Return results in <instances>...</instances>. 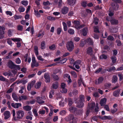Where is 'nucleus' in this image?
I'll return each instance as SVG.
<instances>
[{"label": "nucleus", "instance_id": "c03bdc74", "mask_svg": "<svg viewBox=\"0 0 123 123\" xmlns=\"http://www.w3.org/2000/svg\"><path fill=\"white\" fill-rule=\"evenodd\" d=\"M12 40L14 42H18L20 41L21 39L18 38H12Z\"/></svg>", "mask_w": 123, "mask_h": 123}, {"label": "nucleus", "instance_id": "412c9836", "mask_svg": "<svg viewBox=\"0 0 123 123\" xmlns=\"http://www.w3.org/2000/svg\"><path fill=\"white\" fill-rule=\"evenodd\" d=\"M37 102L39 104L44 103V101L42 100L41 98L40 97H37L36 98Z\"/></svg>", "mask_w": 123, "mask_h": 123}, {"label": "nucleus", "instance_id": "bf43d9fd", "mask_svg": "<svg viewBox=\"0 0 123 123\" xmlns=\"http://www.w3.org/2000/svg\"><path fill=\"white\" fill-rule=\"evenodd\" d=\"M69 111L71 112H74L76 110L75 108L73 107H70L69 108Z\"/></svg>", "mask_w": 123, "mask_h": 123}, {"label": "nucleus", "instance_id": "a19ab883", "mask_svg": "<svg viewBox=\"0 0 123 123\" xmlns=\"http://www.w3.org/2000/svg\"><path fill=\"white\" fill-rule=\"evenodd\" d=\"M72 76L74 78H76L77 77V75L76 73L74 71H72L70 72Z\"/></svg>", "mask_w": 123, "mask_h": 123}, {"label": "nucleus", "instance_id": "c9c22d12", "mask_svg": "<svg viewBox=\"0 0 123 123\" xmlns=\"http://www.w3.org/2000/svg\"><path fill=\"white\" fill-rule=\"evenodd\" d=\"M63 25V26L64 30V31H66L67 29V27L66 23L65 22H62Z\"/></svg>", "mask_w": 123, "mask_h": 123}, {"label": "nucleus", "instance_id": "473e14b6", "mask_svg": "<svg viewBox=\"0 0 123 123\" xmlns=\"http://www.w3.org/2000/svg\"><path fill=\"white\" fill-rule=\"evenodd\" d=\"M3 75L5 76H10V77L12 76V74L10 72H6L3 73Z\"/></svg>", "mask_w": 123, "mask_h": 123}, {"label": "nucleus", "instance_id": "8fccbe9b", "mask_svg": "<svg viewBox=\"0 0 123 123\" xmlns=\"http://www.w3.org/2000/svg\"><path fill=\"white\" fill-rule=\"evenodd\" d=\"M54 94V91L53 90H51L49 93V98H51L53 97V95Z\"/></svg>", "mask_w": 123, "mask_h": 123}, {"label": "nucleus", "instance_id": "ddd939ff", "mask_svg": "<svg viewBox=\"0 0 123 123\" xmlns=\"http://www.w3.org/2000/svg\"><path fill=\"white\" fill-rule=\"evenodd\" d=\"M68 8L67 7L65 6L62 8L61 11L63 14H65L68 13Z\"/></svg>", "mask_w": 123, "mask_h": 123}, {"label": "nucleus", "instance_id": "a211bd4d", "mask_svg": "<svg viewBox=\"0 0 123 123\" xmlns=\"http://www.w3.org/2000/svg\"><path fill=\"white\" fill-rule=\"evenodd\" d=\"M111 5H112V8L114 10H117L118 8V4L116 3L112 4Z\"/></svg>", "mask_w": 123, "mask_h": 123}, {"label": "nucleus", "instance_id": "423d86ee", "mask_svg": "<svg viewBox=\"0 0 123 123\" xmlns=\"http://www.w3.org/2000/svg\"><path fill=\"white\" fill-rule=\"evenodd\" d=\"M66 119L67 121H70L72 120L73 123L75 122V119L74 116L73 115H69L68 117H66Z\"/></svg>", "mask_w": 123, "mask_h": 123}, {"label": "nucleus", "instance_id": "4c0bfd02", "mask_svg": "<svg viewBox=\"0 0 123 123\" xmlns=\"http://www.w3.org/2000/svg\"><path fill=\"white\" fill-rule=\"evenodd\" d=\"M47 19L51 21L55 20L56 18H55L51 16H48L47 17Z\"/></svg>", "mask_w": 123, "mask_h": 123}, {"label": "nucleus", "instance_id": "7ed1b4c3", "mask_svg": "<svg viewBox=\"0 0 123 123\" xmlns=\"http://www.w3.org/2000/svg\"><path fill=\"white\" fill-rule=\"evenodd\" d=\"M61 92L62 93H66L67 92L66 85L64 83H62L61 86Z\"/></svg>", "mask_w": 123, "mask_h": 123}, {"label": "nucleus", "instance_id": "e2e57ef3", "mask_svg": "<svg viewBox=\"0 0 123 123\" xmlns=\"http://www.w3.org/2000/svg\"><path fill=\"white\" fill-rule=\"evenodd\" d=\"M62 29L61 28H58L57 30V33L59 35L62 32Z\"/></svg>", "mask_w": 123, "mask_h": 123}, {"label": "nucleus", "instance_id": "338daca9", "mask_svg": "<svg viewBox=\"0 0 123 123\" xmlns=\"http://www.w3.org/2000/svg\"><path fill=\"white\" fill-rule=\"evenodd\" d=\"M14 68L17 70H19L20 69V66L19 65H14Z\"/></svg>", "mask_w": 123, "mask_h": 123}, {"label": "nucleus", "instance_id": "774afa93", "mask_svg": "<svg viewBox=\"0 0 123 123\" xmlns=\"http://www.w3.org/2000/svg\"><path fill=\"white\" fill-rule=\"evenodd\" d=\"M35 12L36 16L38 17H39L40 16V15L39 13L37 11H35Z\"/></svg>", "mask_w": 123, "mask_h": 123}, {"label": "nucleus", "instance_id": "5701e85b", "mask_svg": "<svg viewBox=\"0 0 123 123\" xmlns=\"http://www.w3.org/2000/svg\"><path fill=\"white\" fill-rule=\"evenodd\" d=\"M120 91V89H118L114 91L113 93V95L115 97H117L119 95V93Z\"/></svg>", "mask_w": 123, "mask_h": 123}, {"label": "nucleus", "instance_id": "f3484780", "mask_svg": "<svg viewBox=\"0 0 123 123\" xmlns=\"http://www.w3.org/2000/svg\"><path fill=\"white\" fill-rule=\"evenodd\" d=\"M103 80V79L102 77H100L98 80H96L95 83L96 84H100L102 82Z\"/></svg>", "mask_w": 123, "mask_h": 123}, {"label": "nucleus", "instance_id": "603ef678", "mask_svg": "<svg viewBox=\"0 0 123 123\" xmlns=\"http://www.w3.org/2000/svg\"><path fill=\"white\" fill-rule=\"evenodd\" d=\"M22 4L25 6H27L28 3V1L27 0H23L21 1Z\"/></svg>", "mask_w": 123, "mask_h": 123}, {"label": "nucleus", "instance_id": "37998d69", "mask_svg": "<svg viewBox=\"0 0 123 123\" xmlns=\"http://www.w3.org/2000/svg\"><path fill=\"white\" fill-rule=\"evenodd\" d=\"M18 76V75L16 74L15 77L14 78H12V77H11V78L10 79V81L12 82H13L15 81L17 78Z\"/></svg>", "mask_w": 123, "mask_h": 123}, {"label": "nucleus", "instance_id": "f8f14e48", "mask_svg": "<svg viewBox=\"0 0 123 123\" xmlns=\"http://www.w3.org/2000/svg\"><path fill=\"white\" fill-rule=\"evenodd\" d=\"M21 105L20 103H12L11 104L12 106L15 108H18L19 107L21 106Z\"/></svg>", "mask_w": 123, "mask_h": 123}, {"label": "nucleus", "instance_id": "9b49d317", "mask_svg": "<svg viewBox=\"0 0 123 123\" xmlns=\"http://www.w3.org/2000/svg\"><path fill=\"white\" fill-rule=\"evenodd\" d=\"M95 104L94 102H92L91 104H89L88 107L90 110L92 111L94 109V107L95 106Z\"/></svg>", "mask_w": 123, "mask_h": 123}, {"label": "nucleus", "instance_id": "20e7f679", "mask_svg": "<svg viewBox=\"0 0 123 123\" xmlns=\"http://www.w3.org/2000/svg\"><path fill=\"white\" fill-rule=\"evenodd\" d=\"M17 117L18 118L21 119L22 118L24 115V112L22 110H19L16 112Z\"/></svg>", "mask_w": 123, "mask_h": 123}, {"label": "nucleus", "instance_id": "0e129e2a", "mask_svg": "<svg viewBox=\"0 0 123 123\" xmlns=\"http://www.w3.org/2000/svg\"><path fill=\"white\" fill-rule=\"evenodd\" d=\"M98 26H96L95 27H94V31L96 32H99V31L98 30Z\"/></svg>", "mask_w": 123, "mask_h": 123}, {"label": "nucleus", "instance_id": "a878e982", "mask_svg": "<svg viewBox=\"0 0 123 123\" xmlns=\"http://www.w3.org/2000/svg\"><path fill=\"white\" fill-rule=\"evenodd\" d=\"M58 83L57 82H55L52 84V88L54 89H57L58 88Z\"/></svg>", "mask_w": 123, "mask_h": 123}, {"label": "nucleus", "instance_id": "4468645a", "mask_svg": "<svg viewBox=\"0 0 123 123\" xmlns=\"http://www.w3.org/2000/svg\"><path fill=\"white\" fill-rule=\"evenodd\" d=\"M81 61L80 60H78L76 61L74 64L75 68L77 69H79L80 68L79 65L80 64Z\"/></svg>", "mask_w": 123, "mask_h": 123}, {"label": "nucleus", "instance_id": "49530a36", "mask_svg": "<svg viewBox=\"0 0 123 123\" xmlns=\"http://www.w3.org/2000/svg\"><path fill=\"white\" fill-rule=\"evenodd\" d=\"M14 19L15 20L20 19L22 18V16L20 15H15L14 16Z\"/></svg>", "mask_w": 123, "mask_h": 123}, {"label": "nucleus", "instance_id": "6ab92c4d", "mask_svg": "<svg viewBox=\"0 0 123 123\" xmlns=\"http://www.w3.org/2000/svg\"><path fill=\"white\" fill-rule=\"evenodd\" d=\"M106 101V99L105 98H104L101 99L100 103L101 106H102L105 104Z\"/></svg>", "mask_w": 123, "mask_h": 123}, {"label": "nucleus", "instance_id": "2eb2a0df", "mask_svg": "<svg viewBox=\"0 0 123 123\" xmlns=\"http://www.w3.org/2000/svg\"><path fill=\"white\" fill-rule=\"evenodd\" d=\"M76 3V0H67V3L69 5L73 6Z\"/></svg>", "mask_w": 123, "mask_h": 123}, {"label": "nucleus", "instance_id": "de8ad7c7", "mask_svg": "<svg viewBox=\"0 0 123 123\" xmlns=\"http://www.w3.org/2000/svg\"><path fill=\"white\" fill-rule=\"evenodd\" d=\"M55 49V44H52L51 46L49 47V49L52 50H54Z\"/></svg>", "mask_w": 123, "mask_h": 123}, {"label": "nucleus", "instance_id": "f704fd0d", "mask_svg": "<svg viewBox=\"0 0 123 123\" xmlns=\"http://www.w3.org/2000/svg\"><path fill=\"white\" fill-rule=\"evenodd\" d=\"M86 42L89 44L92 45L93 44V42L92 41L90 38H88Z\"/></svg>", "mask_w": 123, "mask_h": 123}, {"label": "nucleus", "instance_id": "f257e3e1", "mask_svg": "<svg viewBox=\"0 0 123 123\" xmlns=\"http://www.w3.org/2000/svg\"><path fill=\"white\" fill-rule=\"evenodd\" d=\"M66 47L68 50L70 51H72L74 47L73 42L72 41L68 42L67 44Z\"/></svg>", "mask_w": 123, "mask_h": 123}, {"label": "nucleus", "instance_id": "4be33fe9", "mask_svg": "<svg viewBox=\"0 0 123 123\" xmlns=\"http://www.w3.org/2000/svg\"><path fill=\"white\" fill-rule=\"evenodd\" d=\"M27 97L25 96H19L18 98L19 101L26 100L27 99Z\"/></svg>", "mask_w": 123, "mask_h": 123}, {"label": "nucleus", "instance_id": "6e6d98bb", "mask_svg": "<svg viewBox=\"0 0 123 123\" xmlns=\"http://www.w3.org/2000/svg\"><path fill=\"white\" fill-rule=\"evenodd\" d=\"M73 103V102L72 101V99L70 98H69L68 103V105L69 106H71L72 105Z\"/></svg>", "mask_w": 123, "mask_h": 123}, {"label": "nucleus", "instance_id": "c85d7f7f", "mask_svg": "<svg viewBox=\"0 0 123 123\" xmlns=\"http://www.w3.org/2000/svg\"><path fill=\"white\" fill-rule=\"evenodd\" d=\"M81 76H80V79H79L78 80V84L79 85V86H80L81 84L82 83L83 85L85 86V85H84V83L82 81V78H81Z\"/></svg>", "mask_w": 123, "mask_h": 123}, {"label": "nucleus", "instance_id": "b1692460", "mask_svg": "<svg viewBox=\"0 0 123 123\" xmlns=\"http://www.w3.org/2000/svg\"><path fill=\"white\" fill-rule=\"evenodd\" d=\"M23 108L24 110L27 111H29L31 110V107L29 105L24 106L23 107Z\"/></svg>", "mask_w": 123, "mask_h": 123}, {"label": "nucleus", "instance_id": "79ce46f5", "mask_svg": "<svg viewBox=\"0 0 123 123\" xmlns=\"http://www.w3.org/2000/svg\"><path fill=\"white\" fill-rule=\"evenodd\" d=\"M6 14L7 15H9L10 16H12V12L10 11H6L5 12Z\"/></svg>", "mask_w": 123, "mask_h": 123}, {"label": "nucleus", "instance_id": "aec40b11", "mask_svg": "<svg viewBox=\"0 0 123 123\" xmlns=\"http://www.w3.org/2000/svg\"><path fill=\"white\" fill-rule=\"evenodd\" d=\"M44 77L46 79V81L47 82H49L50 81V79L49 75L47 73H45L44 74Z\"/></svg>", "mask_w": 123, "mask_h": 123}, {"label": "nucleus", "instance_id": "6e6552de", "mask_svg": "<svg viewBox=\"0 0 123 123\" xmlns=\"http://www.w3.org/2000/svg\"><path fill=\"white\" fill-rule=\"evenodd\" d=\"M5 28L3 26H0V38H3L4 37L3 35L5 33L4 31L5 30Z\"/></svg>", "mask_w": 123, "mask_h": 123}, {"label": "nucleus", "instance_id": "4d7b16f0", "mask_svg": "<svg viewBox=\"0 0 123 123\" xmlns=\"http://www.w3.org/2000/svg\"><path fill=\"white\" fill-rule=\"evenodd\" d=\"M66 111L63 110L60 112V114L61 115H63L66 114Z\"/></svg>", "mask_w": 123, "mask_h": 123}, {"label": "nucleus", "instance_id": "a18cd8bd", "mask_svg": "<svg viewBox=\"0 0 123 123\" xmlns=\"http://www.w3.org/2000/svg\"><path fill=\"white\" fill-rule=\"evenodd\" d=\"M34 50L35 53L36 55H38V47L37 46H35L34 47Z\"/></svg>", "mask_w": 123, "mask_h": 123}, {"label": "nucleus", "instance_id": "5fc2aeb1", "mask_svg": "<svg viewBox=\"0 0 123 123\" xmlns=\"http://www.w3.org/2000/svg\"><path fill=\"white\" fill-rule=\"evenodd\" d=\"M38 59L41 61H43V59L42 58V56L40 55H36Z\"/></svg>", "mask_w": 123, "mask_h": 123}, {"label": "nucleus", "instance_id": "864d4df0", "mask_svg": "<svg viewBox=\"0 0 123 123\" xmlns=\"http://www.w3.org/2000/svg\"><path fill=\"white\" fill-rule=\"evenodd\" d=\"M25 8L22 6L19 7L18 9V10L20 12H24L25 11Z\"/></svg>", "mask_w": 123, "mask_h": 123}, {"label": "nucleus", "instance_id": "58836bf2", "mask_svg": "<svg viewBox=\"0 0 123 123\" xmlns=\"http://www.w3.org/2000/svg\"><path fill=\"white\" fill-rule=\"evenodd\" d=\"M112 62L113 63H115L116 62V57L114 56H112L111 58Z\"/></svg>", "mask_w": 123, "mask_h": 123}, {"label": "nucleus", "instance_id": "680f3d73", "mask_svg": "<svg viewBox=\"0 0 123 123\" xmlns=\"http://www.w3.org/2000/svg\"><path fill=\"white\" fill-rule=\"evenodd\" d=\"M86 43L85 41L84 40H82L80 44V46H83Z\"/></svg>", "mask_w": 123, "mask_h": 123}, {"label": "nucleus", "instance_id": "052dcab7", "mask_svg": "<svg viewBox=\"0 0 123 123\" xmlns=\"http://www.w3.org/2000/svg\"><path fill=\"white\" fill-rule=\"evenodd\" d=\"M32 111H33V113L35 116H37L38 115V113H37V111L36 109H34Z\"/></svg>", "mask_w": 123, "mask_h": 123}, {"label": "nucleus", "instance_id": "69168bd1", "mask_svg": "<svg viewBox=\"0 0 123 123\" xmlns=\"http://www.w3.org/2000/svg\"><path fill=\"white\" fill-rule=\"evenodd\" d=\"M87 3L86 1H83L81 3L82 5L84 7H85L86 6Z\"/></svg>", "mask_w": 123, "mask_h": 123}, {"label": "nucleus", "instance_id": "393cba45", "mask_svg": "<svg viewBox=\"0 0 123 123\" xmlns=\"http://www.w3.org/2000/svg\"><path fill=\"white\" fill-rule=\"evenodd\" d=\"M41 82H37L35 85V87L36 89L39 88L41 86Z\"/></svg>", "mask_w": 123, "mask_h": 123}, {"label": "nucleus", "instance_id": "0eeeda50", "mask_svg": "<svg viewBox=\"0 0 123 123\" xmlns=\"http://www.w3.org/2000/svg\"><path fill=\"white\" fill-rule=\"evenodd\" d=\"M3 115L4 116V119L5 120H6L10 117L11 114L10 111H5Z\"/></svg>", "mask_w": 123, "mask_h": 123}, {"label": "nucleus", "instance_id": "9d476101", "mask_svg": "<svg viewBox=\"0 0 123 123\" xmlns=\"http://www.w3.org/2000/svg\"><path fill=\"white\" fill-rule=\"evenodd\" d=\"M81 33L84 36H86L88 32V28L87 27H85L83 29Z\"/></svg>", "mask_w": 123, "mask_h": 123}, {"label": "nucleus", "instance_id": "09e8293b", "mask_svg": "<svg viewBox=\"0 0 123 123\" xmlns=\"http://www.w3.org/2000/svg\"><path fill=\"white\" fill-rule=\"evenodd\" d=\"M62 98L61 94L60 93H59L56 95V99L58 100Z\"/></svg>", "mask_w": 123, "mask_h": 123}, {"label": "nucleus", "instance_id": "3c124183", "mask_svg": "<svg viewBox=\"0 0 123 123\" xmlns=\"http://www.w3.org/2000/svg\"><path fill=\"white\" fill-rule=\"evenodd\" d=\"M107 55L103 54L101 55L100 56V59H106L107 58Z\"/></svg>", "mask_w": 123, "mask_h": 123}, {"label": "nucleus", "instance_id": "ea45409f", "mask_svg": "<svg viewBox=\"0 0 123 123\" xmlns=\"http://www.w3.org/2000/svg\"><path fill=\"white\" fill-rule=\"evenodd\" d=\"M68 33L71 34H73L74 33V30L71 29H70L68 31Z\"/></svg>", "mask_w": 123, "mask_h": 123}, {"label": "nucleus", "instance_id": "1a4fd4ad", "mask_svg": "<svg viewBox=\"0 0 123 123\" xmlns=\"http://www.w3.org/2000/svg\"><path fill=\"white\" fill-rule=\"evenodd\" d=\"M36 82L35 80H33L29 83L27 86V89L28 91H30L31 88L33 87Z\"/></svg>", "mask_w": 123, "mask_h": 123}, {"label": "nucleus", "instance_id": "dca6fc26", "mask_svg": "<svg viewBox=\"0 0 123 123\" xmlns=\"http://www.w3.org/2000/svg\"><path fill=\"white\" fill-rule=\"evenodd\" d=\"M8 66L10 68H14V64L11 61H9L7 63Z\"/></svg>", "mask_w": 123, "mask_h": 123}, {"label": "nucleus", "instance_id": "39448f33", "mask_svg": "<svg viewBox=\"0 0 123 123\" xmlns=\"http://www.w3.org/2000/svg\"><path fill=\"white\" fill-rule=\"evenodd\" d=\"M32 63L31 64V66L33 68L35 67H37L38 66V64L36 62L35 58V57H32Z\"/></svg>", "mask_w": 123, "mask_h": 123}, {"label": "nucleus", "instance_id": "e433bc0d", "mask_svg": "<svg viewBox=\"0 0 123 123\" xmlns=\"http://www.w3.org/2000/svg\"><path fill=\"white\" fill-rule=\"evenodd\" d=\"M101 118L103 119H110L111 118V117L110 116H104L103 117H101Z\"/></svg>", "mask_w": 123, "mask_h": 123}, {"label": "nucleus", "instance_id": "bb28decb", "mask_svg": "<svg viewBox=\"0 0 123 123\" xmlns=\"http://www.w3.org/2000/svg\"><path fill=\"white\" fill-rule=\"evenodd\" d=\"M12 97L14 100L16 101H18V97L16 94L15 93H12Z\"/></svg>", "mask_w": 123, "mask_h": 123}, {"label": "nucleus", "instance_id": "cd10ccee", "mask_svg": "<svg viewBox=\"0 0 123 123\" xmlns=\"http://www.w3.org/2000/svg\"><path fill=\"white\" fill-rule=\"evenodd\" d=\"M87 53L90 55L92 54V48L91 47L87 49Z\"/></svg>", "mask_w": 123, "mask_h": 123}, {"label": "nucleus", "instance_id": "c756f323", "mask_svg": "<svg viewBox=\"0 0 123 123\" xmlns=\"http://www.w3.org/2000/svg\"><path fill=\"white\" fill-rule=\"evenodd\" d=\"M117 78L116 76L114 75L113 76L112 80V82L113 83H115L117 81Z\"/></svg>", "mask_w": 123, "mask_h": 123}, {"label": "nucleus", "instance_id": "2f4dec72", "mask_svg": "<svg viewBox=\"0 0 123 123\" xmlns=\"http://www.w3.org/2000/svg\"><path fill=\"white\" fill-rule=\"evenodd\" d=\"M83 101L80 102V103H78L77 105V106L79 108H81L82 107L84 106V104L83 102Z\"/></svg>", "mask_w": 123, "mask_h": 123}, {"label": "nucleus", "instance_id": "13d9d810", "mask_svg": "<svg viewBox=\"0 0 123 123\" xmlns=\"http://www.w3.org/2000/svg\"><path fill=\"white\" fill-rule=\"evenodd\" d=\"M16 62L17 64H20L21 62V61L19 58H17L16 60Z\"/></svg>", "mask_w": 123, "mask_h": 123}, {"label": "nucleus", "instance_id": "7c9ffc66", "mask_svg": "<svg viewBox=\"0 0 123 123\" xmlns=\"http://www.w3.org/2000/svg\"><path fill=\"white\" fill-rule=\"evenodd\" d=\"M45 47V42L44 41L42 42L41 44V48L42 49H44Z\"/></svg>", "mask_w": 123, "mask_h": 123}, {"label": "nucleus", "instance_id": "72a5a7b5", "mask_svg": "<svg viewBox=\"0 0 123 123\" xmlns=\"http://www.w3.org/2000/svg\"><path fill=\"white\" fill-rule=\"evenodd\" d=\"M110 21L111 23L113 25L117 24L118 23V21L115 19H112Z\"/></svg>", "mask_w": 123, "mask_h": 123}, {"label": "nucleus", "instance_id": "f03ea898", "mask_svg": "<svg viewBox=\"0 0 123 123\" xmlns=\"http://www.w3.org/2000/svg\"><path fill=\"white\" fill-rule=\"evenodd\" d=\"M74 27L77 29H80L85 26L84 24L80 25V22L78 21H74Z\"/></svg>", "mask_w": 123, "mask_h": 123}]
</instances>
